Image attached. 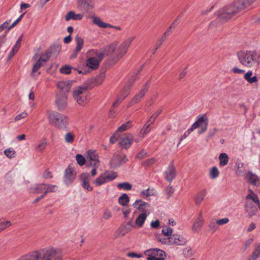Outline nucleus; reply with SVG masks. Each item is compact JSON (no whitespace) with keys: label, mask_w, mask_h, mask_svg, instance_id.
<instances>
[{"label":"nucleus","mask_w":260,"mask_h":260,"mask_svg":"<svg viewBox=\"0 0 260 260\" xmlns=\"http://www.w3.org/2000/svg\"><path fill=\"white\" fill-rule=\"evenodd\" d=\"M133 139V135L129 134L126 137L123 138L119 144L122 148H128L131 146Z\"/></svg>","instance_id":"29"},{"label":"nucleus","mask_w":260,"mask_h":260,"mask_svg":"<svg viewBox=\"0 0 260 260\" xmlns=\"http://www.w3.org/2000/svg\"><path fill=\"white\" fill-rule=\"evenodd\" d=\"M136 228L135 225L132 223L131 221L127 222L124 226L123 231L121 233L122 236L125 235L126 234L129 233L132 231L133 228Z\"/></svg>","instance_id":"39"},{"label":"nucleus","mask_w":260,"mask_h":260,"mask_svg":"<svg viewBox=\"0 0 260 260\" xmlns=\"http://www.w3.org/2000/svg\"><path fill=\"white\" fill-rule=\"evenodd\" d=\"M148 83L145 84L143 87L142 88L141 90L138 92L131 100L129 102V105L132 106L133 105L136 104V103H139L141 99L144 96L146 93L148 91Z\"/></svg>","instance_id":"19"},{"label":"nucleus","mask_w":260,"mask_h":260,"mask_svg":"<svg viewBox=\"0 0 260 260\" xmlns=\"http://www.w3.org/2000/svg\"><path fill=\"white\" fill-rule=\"evenodd\" d=\"M83 18V15L81 14H75L74 11H70L65 16V19L67 21L71 20H80Z\"/></svg>","instance_id":"30"},{"label":"nucleus","mask_w":260,"mask_h":260,"mask_svg":"<svg viewBox=\"0 0 260 260\" xmlns=\"http://www.w3.org/2000/svg\"><path fill=\"white\" fill-rule=\"evenodd\" d=\"M107 182V181L104 174L101 175L94 181V183L96 186H100Z\"/></svg>","instance_id":"41"},{"label":"nucleus","mask_w":260,"mask_h":260,"mask_svg":"<svg viewBox=\"0 0 260 260\" xmlns=\"http://www.w3.org/2000/svg\"><path fill=\"white\" fill-rule=\"evenodd\" d=\"M50 55V53L48 51H46L42 53L39 59L34 64L32 71L31 73V76L32 77H35L36 74L39 70V69L43 66L44 62H46L48 59Z\"/></svg>","instance_id":"13"},{"label":"nucleus","mask_w":260,"mask_h":260,"mask_svg":"<svg viewBox=\"0 0 260 260\" xmlns=\"http://www.w3.org/2000/svg\"><path fill=\"white\" fill-rule=\"evenodd\" d=\"M260 256V243L255 246L251 255L252 260H255Z\"/></svg>","instance_id":"44"},{"label":"nucleus","mask_w":260,"mask_h":260,"mask_svg":"<svg viewBox=\"0 0 260 260\" xmlns=\"http://www.w3.org/2000/svg\"><path fill=\"white\" fill-rule=\"evenodd\" d=\"M22 36H21L18 39V40L16 41L15 45L13 47L12 50L13 51H14L15 52H17L20 46L21 42L22 40Z\"/></svg>","instance_id":"55"},{"label":"nucleus","mask_w":260,"mask_h":260,"mask_svg":"<svg viewBox=\"0 0 260 260\" xmlns=\"http://www.w3.org/2000/svg\"><path fill=\"white\" fill-rule=\"evenodd\" d=\"M112 217V213L110 210H106L103 214V218L108 220Z\"/></svg>","instance_id":"63"},{"label":"nucleus","mask_w":260,"mask_h":260,"mask_svg":"<svg viewBox=\"0 0 260 260\" xmlns=\"http://www.w3.org/2000/svg\"><path fill=\"white\" fill-rule=\"evenodd\" d=\"M135 39V36L129 37L120 44L114 42L103 48V50L105 55H111L113 60L117 61L126 53L128 47Z\"/></svg>","instance_id":"3"},{"label":"nucleus","mask_w":260,"mask_h":260,"mask_svg":"<svg viewBox=\"0 0 260 260\" xmlns=\"http://www.w3.org/2000/svg\"><path fill=\"white\" fill-rule=\"evenodd\" d=\"M75 40L77 46H76V47L75 48V52L74 54H75V57H76L77 54L82 49L83 46L84 41L82 38H81L80 37H79L78 36H76V37L75 38Z\"/></svg>","instance_id":"31"},{"label":"nucleus","mask_w":260,"mask_h":260,"mask_svg":"<svg viewBox=\"0 0 260 260\" xmlns=\"http://www.w3.org/2000/svg\"><path fill=\"white\" fill-rule=\"evenodd\" d=\"M44 189H45V186L44 183L35 184L28 188V190L30 193H44Z\"/></svg>","instance_id":"23"},{"label":"nucleus","mask_w":260,"mask_h":260,"mask_svg":"<svg viewBox=\"0 0 260 260\" xmlns=\"http://www.w3.org/2000/svg\"><path fill=\"white\" fill-rule=\"evenodd\" d=\"M45 189H44V196L48 193L55 192L57 190L58 187L55 185L45 184Z\"/></svg>","instance_id":"34"},{"label":"nucleus","mask_w":260,"mask_h":260,"mask_svg":"<svg viewBox=\"0 0 260 260\" xmlns=\"http://www.w3.org/2000/svg\"><path fill=\"white\" fill-rule=\"evenodd\" d=\"M72 82L71 81H61L57 83V87L59 90L57 93L68 95L72 87Z\"/></svg>","instance_id":"18"},{"label":"nucleus","mask_w":260,"mask_h":260,"mask_svg":"<svg viewBox=\"0 0 260 260\" xmlns=\"http://www.w3.org/2000/svg\"><path fill=\"white\" fill-rule=\"evenodd\" d=\"M171 246H184L187 243V240L184 236L178 234L171 236Z\"/></svg>","instance_id":"16"},{"label":"nucleus","mask_w":260,"mask_h":260,"mask_svg":"<svg viewBox=\"0 0 260 260\" xmlns=\"http://www.w3.org/2000/svg\"><path fill=\"white\" fill-rule=\"evenodd\" d=\"M93 23L101 28H107L110 27L114 28L116 30H121V28L120 26L112 25L109 23H105L102 21V20L96 17H94L92 20Z\"/></svg>","instance_id":"21"},{"label":"nucleus","mask_w":260,"mask_h":260,"mask_svg":"<svg viewBox=\"0 0 260 260\" xmlns=\"http://www.w3.org/2000/svg\"><path fill=\"white\" fill-rule=\"evenodd\" d=\"M156 239L163 244L171 246V236L164 237L160 235H158L156 236Z\"/></svg>","instance_id":"36"},{"label":"nucleus","mask_w":260,"mask_h":260,"mask_svg":"<svg viewBox=\"0 0 260 260\" xmlns=\"http://www.w3.org/2000/svg\"><path fill=\"white\" fill-rule=\"evenodd\" d=\"M86 164L88 166L98 168L100 165L99 156L98 152L95 150H89L87 152L86 156Z\"/></svg>","instance_id":"12"},{"label":"nucleus","mask_w":260,"mask_h":260,"mask_svg":"<svg viewBox=\"0 0 260 260\" xmlns=\"http://www.w3.org/2000/svg\"><path fill=\"white\" fill-rule=\"evenodd\" d=\"M61 255L59 249L49 246L24 254L18 260H60Z\"/></svg>","instance_id":"1"},{"label":"nucleus","mask_w":260,"mask_h":260,"mask_svg":"<svg viewBox=\"0 0 260 260\" xmlns=\"http://www.w3.org/2000/svg\"><path fill=\"white\" fill-rule=\"evenodd\" d=\"M75 134L73 132L66 133L63 136L64 142L68 144H72L75 140Z\"/></svg>","instance_id":"32"},{"label":"nucleus","mask_w":260,"mask_h":260,"mask_svg":"<svg viewBox=\"0 0 260 260\" xmlns=\"http://www.w3.org/2000/svg\"><path fill=\"white\" fill-rule=\"evenodd\" d=\"M27 115H28V114L26 112H23L18 114V115H17L15 117L14 120L15 121H19L20 119L26 117V116H27Z\"/></svg>","instance_id":"61"},{"label":"nucleus","mask_w":260,"mask_h":260,"mask_svg":"<svg viewBox=\"0 0 260 260\" xmlns=\"http://www.w3.org/2000/svg\"><path fill=\"white\" fill-rule=\"evenodd\" d=\"M219 172L215 166L212 167L209 171V177L212 179H215L219 176Z\"/></svg>","instance_id":"40"},{"label":"nucleus","mask_w":260,"mask_h":260,"mask_svg":"<svg viewBox=\"0 0 260 260\" xmlns=\"http://www.w3.org/2000/svg\"><path fill=\"white\" fill-rule=\"evenodd\" d=\"M68 95L57 93L55 97V105L59 110H63L68 106Z\"/></svg>","instance_id":"15"},{"label":"nucleus","mask_w":260,"mask_h":260,"mask_svg":"<svg viewBox=\"0 0 260 260\" xmlns=\"http://www.w3.org/2000/svg\"><path fill=\"white\" fill-rule=\"evenodd\" d=\"M80 180L81 182L82 186L88 190L91 191L93 189V187L90 185L89 180L90 175L88 173H84L81 174L80 176Z\"/></svg>","instance_id":"22"},{"label":"nucleus","mask_w":260,"mask_h":260,"mask_svg":"<svg viewBox=\"0 0 260 260\" xmlns=\"http://www.w3.org/2000/svg\"><path fill=\"white\" fill-rule=\"evenodd\" d=\"M207 191L206 189L200 190L194 197L196 204L200 205L207 196Z\"/></svg>","instance_id":"27"},{"label":"nucleus","mask_w":260,"mask_h":260,"mask_svg":"<svg viewBox=\"0 0 260 260\" xmlns=\"http://www.w3.org/2000/svg\"><path fill=\"white\" fill-rule=\"evenodd\" d=\"M208 125V118L206 114H204L197 117V120L192 124L191 127L193 130L200 128V129L198 131V134H202L207 130Z\"/></svg>","instance_id":"10"},{"label":"nucleus","mask_w":260,"mask_h":260,"mask_svg":"<svg viewBox=\"0 0 260 260\" xmlns=\"http://www.w3.org/2000/svg\"><path fill=\"white\" fill-rule=\"evenodd\" d=\"M183 254L186 257H190L193 254V251L190 247H185L183 250Z\"/></svg>","instance_id":"46"},{"label":"nucleus","mask_w":260,"mask_h":260,"mask_svg":"<svg viewBox=\"0 0 260 260\" xmlns=\"http://www.w3.org/2000/svg\"><path fill=\"white\" fill-rule=\"evenodd\" d=\"M204 223V219L203 217L202 212L201 211L198 216L193 222L192 226V231L196 233H199L201 231Z\"/></svg>","instance_id":"20"},{"label":"nucleus","mask_w":260,"mask_h":260,"mask_svg":"<svg viewBox=\"0 0 260 260\" xmlns=\"http://www.w3.org/2000/svg\"><path fill=\"white\" fill-rule=\"evenodd\" d=\"M120 136V134L118 132H115L110 139V142L111 144H114L117 141V139Z\"/></svg>","instance_id":"56"},{"label":"nucleus","mask_w":260,"mask_h":260,"mask_svg":"<svg viewBox=\"0 0 260 260\" xmlns=\"http://www.w3.org/2000/svg\"><path fill=\"white\" fill-rule=\"evenodd\" d=\"M129 202V198L126 193L122 194L118 199V203L122 206H126Z\"/></svg>","instance_id":"35"},{"label":"nucleus","mask_w":260,"mask_h":260,"mask_svg":"<svg viewBox=\"0 0 260 260\" xmlns=\"http://www.w3.org/2000/svg\"><path fill=\"white\" fill-rule=\"evenodd\" d=\"M256 228V224L253 223L251 222L247 228V232H251L253 230H254Z\"/></svg>","instance_id":"64"},{"label":"nucleus","mask_w":260,"mask_h":260,"mask_svg":"<svg viewBox=\"0 0 260 260\" xmlns=\"http://www.w3.org/2000/svg\"><path fill=\"white\" fill-rule=\"evenodd\" d=\"M131 127V123L130 121H127L125 123L122 124L120 126H119L116 132H118L119 133V132L124 131Z\"/></svg>","instance_id":"49"},{"label":"nucleus","mask_w":260,"mask_h":260,"mask_svg":"<svg viewBox=\"0 0 260 260\" xmlns=\"http://www.w3.org/2000/svg\"><path fill=\"white\" fill-rule=\"evenodd\" d=\"M150 126L146 123L143 128L141 129L140 134L145 137L150 132Z\"/></svg>","instance_id":"52"},{"label":"nucleus","mask_w":260,"mask_h":260,"mask_svg":"<svg viewBox=\"0 0 260 260\" xmlns=\"http://www.w3.org/2000/svg\"><path fill=\"white\" fill-rule=\"evenodd\" d=\"M12 225L11 222L10 221H5L0 223V232L4 230L5 229L9 228Z\"/></svg>","instance_id":"54"},{"label":"nucleus","mask_w":260,"mask_h":260,"mask_svg":"<svg viewBox=\"0 0 260 260\" xmlns=\"http://www.w3.org/2000/svg\"><path fill=\"white\" fill-rule=\"evenodd\" d=\"M218 158L219 160V165L221 166H225L229 162V158L226 153L223 152L220 153L219 155Z\"/></svg>","instance_id":"33"},{"label":"nucleus","mask_w":260,"mask_h":260,"mask_svg":"<svg viewBox=\"0 0 260 260\" xmlns=\"http://www.w3.org/2000/svg\"><path fill=\"white\" fill-rule=\"evenodd\" d=\"M133 205L137 210L145 212L146 208L149 206V204L141 200H138L134 202Z\"/></svg>","instance_id":"28"},{"label":"nucleus","mask_w":260,"mask_h":260,"mask_svg":"<svg viewBox=\"0 0 260 260\" xmlns=\"http://www.w3.org/2000/svg\"><path fill=\"white\" fill-rule=\"evenodd\" d=\"M218 224L216 223V222L211 221L209 224V229L213 232H215L218 229Z\"/></svg>","instance_id":"57"},{"label":"nucleus","mask_w":260,"mask_h":260,"mask_svg":"<svg viewBox=\"0 0 260 260\" xmlns=\"http://www.w3.org/2000/svg\"><path fill=\"white\" fill-rule=\"evenodd\" d=\"M106 180L108 182L112 181L117 177V174L115 172H105L104 173Z\"/></svg>","instance_id":"48"},{"label":"nucleus","mask_w":260,"mask_h":260,"mask_svg":"<svg viewBox=\"0 0 260 260\" xmlns=\"http://www.w3.org/2000/svg\"><path fill=\"white\" fill-rule=\"evenodd\" d=\"M74 100L82 106H85L88 102L89 93L86 86H79L73 90Z\"/></svg>","instance_id":"6"},{"label":"nucleus","mask_w":260,"mask_h":260,"mask_svg":"<svg viewBox=\"0 0 260 260\" xmlns=\"http://www.w3.org/2000/svg\"><path fill=\"white\" fill-rule=\"evenodd\" d=\"M256 0H235L230 5L221 9L218 17L222 21H226L233 15L253 4Z\"/></svg>","instance_id":"2"},{"label":"nucleus","mask_w":260,"mask_h":260,"mask_svg":"<svg viewBox=\"0 0 260 260\" xmlns=\"http://www.w3.org/2000/svg\"><path fill=\"white\" fill-rule=\"evenodd\" d=\"M229 222V219L228 218H223L219 220H216V223L218 225H222L228 223Z\"/></svg>","instance_id":"60"},{"label":"nucleus","mask_w":260,"mask_h":260,"mask_svg":"<svg viewBox=\"0 0 260 260\" xmlns=\"http://www.w3.org/2000/svg\"><path fill=\"white\" fill-rule=\"evenodd\" d=\"M166 193L168 195V198H170L174 193V189L172 186H168L166 189Z\"/></svg>","instance_id":"62"},{"label":"nucleus","mask_w":260,"mask_h":260,"mask_svg":"<svg viewBox=\"0 0 260 260\" xmlns=\"http://www.w3.org/2000/svg\"><path fill=\"white\" fill-rule=\"evenodd\" d=\"M127 160L126 156L120 152L115 153L110 161V165L112 168H116Z\"/></svg>","instance_id":"14"},{"label":"nucleus","mask_w":260,"mask_h":260,"mask_svg":"<svg viewBox=\"0 0 260 260\" xmlns=\"http://www.w3.org/2000/svg\"><path fill=\"white\" fill-rule=\"evenodd\" d=\"M245 179L247 182L254 186H257L259 184V179L258 177L251 172H248L246 174Z\"/></svg>","instance_id":"24"},{"label":"nucleus","mask_w":260,"mask_h":260,"mask_svg":"<svg viewBox=\"0 0 260 260\" xmlns=\"http://www.w3.org/2000/svg\"><path fill=\"white\" fill-rule=\"evenodd\" d=\"M5 154L9 158H14L16 155V152L14 149L9 148L4 151Z\"/></svg>","instance_id":"47"},{"label":"nucleus","mask_w":260,"mask_h":260,"mask_svg":"<svg viewBox=\"0 0 260 260\" xmlns=\"http://www.w3.org/2000/svg\"><path fill=\"white\" fill-rule=\"evenodd\" d=\"M194 131L192 128L191 127L189 129H188L186 131L184 132L183 135L182 136V137L180 139V142H181L183 139H185L186 137L189 136V135L190 134V133Z\"/></svg>","instance_id":"59"},{"label":"nucleus","mask_w":260,"mask_h":260,"mask_svg":"<svg viewBox=\"0 0 260 260\" xmlns=\"http://www.w3.org/2000/svg\"><path fill=\"white\" fill-rule=\"evenodd\" d=\"M176 170L174 166L171 164L166 171V179L169 181H172L176 176Z\"/></svg>","instance_id":"26"},{"label":"nucleus","mask_w":260,"mask_h":260,"mask_svg":"<svg viewBox=\"0 0 260 260\" xmlns=\"http://www.w3.org/2000/svg\"><path fill=\"white\" fill-rule=\"evenodd\" d=\"M147 214L145 212L140 213L139 216L136 218L135 220V227L137 228H141L147 219Z\"/></svg>","instance_id":"25"},{"label":"nucleus","mask_w":260,"mask_h":260,"mask_svg":"<svg viewBox=\"0 0 260 260\" xmlns=\"http://www.w3.org/2000/svg\"><path fill=\"white\" fill-rule=\"evenodd\" d=\"M94 56L89 58L86 61V65L89 68L92 70H95L98 68L101 61L103 60L104 55H105L103 49L100 51H93Z\"/></svg>","instance_id":"9"},{"label":"nucleus","mask_w":260,"mask_h":260,"mask_svg":"<svg viewBox=\"0 0 260 260\" xmlns=\"http://www.w3.org/2000/svg\"><path fill=\"white\" fill-rule=\"evenodd\" d=\"M76 176V174L75 171L73 168L71 167V166L69 165L64 171L63 176L64 182L67 185H70L73 182Z\"/></svg>","instance_id":"17"},{"label":"nucleus","mask_w":260,"mask_h":260,"mask_svg":"<svg viewBox=\"0 0 260 260\" xmlns=\"http://www.w3.org/2000/svg\"><path fill=\"white\" fill-rule=\"evenodd\" d=\"M76 159L78 164L80 166H82L83 165H84L86 161L85 157L82 155L80 154L76 155Z\"/></svg>","instance_id":"51"},{"label":"nucleus","mask_w":260,"mask_h":260,"mask_svg":"<svg viewBox=\"0 0 260 260\" xmlns=\"http://www.w3.org/2000/svg\"><path fill=\"white\" fill-rule=\"evenodd\" d=\"M137 73L129 77L125 83L124 87L118 96L117 100L113 104V106H116V104L121 103L129 94V88L137 79Z\"/></svg>","instance_id":"8"},{"label":"nucleus","mask_w":260,"mask_h":260,"mask_svg":"<svg viewBox=\"0 0 260 260\" xmlns=\"http://www.w3.org/2000/svg\"><path fill=\"white\" fill-rule=\"evenodd\" d=\"M253 241V238H249L246 240L244 243L242 247V249L243 251H245L248 247L252 244Z\"/></svg>","instance_id":"53"},{"label":"nucleus","mask_w":260,"mask_h":260,"mask_svg":"<svg viewBox=\"0 0 260 260\" xmlns=\"http://www.w3.org/2000/svg\"><path fill=\"white\" fill-rule=\"evenodd\" d=\"M72 70H75V69L68 64L63 66L59 69L60 73L63 74H69L71 73Z\"/></svg>","instance_id":"42"},{"label":"nucleus","mask_w":260,"mask_h":260,"mask_svg":"<svg viewBox=\"0 0 260 260\" xmlns=\"http://www.w3.org/2000/svg\"><path fill=\"white\" fill-rule=\"evenodd\" d=\"M260 210L259 199L256 194L251 190L246 196L245 205V210L246 215L248 217H252L257 215Z\"/></svg>","instance_id":"4"},{"label":"nucleus","mask_w":260,"mask_h":260,"mask_svg":"<svg viewBox=\"0 0 260 260\" xmlns=\"http://www.w3.org/2000/svg\"><path fill=\"white\" fill-rule=\"evenodd\" d=\"M153 192L152 190H150L149 188L146 190H143L141 192V196L148 197L153 194Z\"/></svg>","instance_id":"58"},{"label":"nucleus","mask_w":260,"mask_h":260,"mask_svg":"<svg viewBox=\"0 0 260 260\" xmlns=\"http://www.w3.org/2000/svg\"><path fill=\"white\" fill-rule=\"evenodd\" d=\"M255 53L252 51L245 50L238 52L237 57L240 62L247 67H251L255 61Z\"/></svg>","instance_id":"7"},{"label":"nucleus","mask_w":260,"mask_h":260,"mask_svg":"<svg viewBox=\"0 0 260 260\" xmlns=\"http://www.w3.org/2000/svg\"><path fill=\"white\" fill-rule=\"evenodd\" d=\"M47 141L45 138L41 139L39 142V144L36 147V150L38 152H42L47 146Z\"/></svg>","instance_id":"37"},{"label":"nucleus","mask_w":260,"mask_h":260,"mask_svg":"<svg viewBox=\"0 0 260 260\" xmlns=\"http://www.w3.org/2000/svg\"><path fill=\"white\" fill-rule=\"evenodd\" d=\"M252 75V71H248L244 75V78L249 83H253L257 81V78L256 76L251 77Z\"/></svg>","instance_id":"43"},{"label":"nucleus","mask_w":260,"mask_h":260,"mask_svg":"<svg viewBox=\"0 0 260 260\" xmlns=\"http://www.w3.org/2000/svg\"><path fill=\"white\" fill-rule=\"evenodd\" d=\"M117 187L120 189L129 190L132 188V185L128 182H125L118 184Z\"/></svg>","instance_id":"45"},{"label":"nucleus","mask_w":260,"mask_h":260,"mask_svg":"<svg viewBox=\"0 0 260 260\" xmlns=\"http://www.w3.org/2000/svg\"><path fill=\"white\" fill-rule=\"evenodd\" d=\"M144 254L147 256V260H165V252L158 248H152L146 250Z\"/></svg>","instance_id":"11"},{"label":"nucleus","mask_w":260,"mask_h":260,"mask_svg":"<svg viewBox=\"0 0 260 260\" xmlns=\"http://www.w3.org/2000/svg\"><path fill=\"white\" fill-rule=\"evenodd\" d=\"M244 164L240 161H238L236 163V173L238 176H241L243 173V168Z\"/></svg>","instance_id":"38"},{"label":"nucleus","mask_w":260,"mask_h":260,"mask_svg":"<svg viewBox=\"0 0 260 260\" xmlns=\"http://www.w3.org/2000/svg\"><path fill=\"white\" fill-rule=\"evenodd\" d=\"M162 233L164 234V236H167V237H170L173 234V229L169 227V226H166L161 231Z\"/></svg>","instance_id":"50"},{"label":"nucleus","mask_w":260,"mask_h":260,"mask_svg":"<svg viewBox=\"0 0 260 260\" xmlns=\"http://www.w3.org/2000/svg\"><path fill=\"white\" fill-rule=\"evenodd\" d=\"M47 116L50 123L60 129H66L69 124L68 117L56 111H48Z\"/></svg>","instance_id":"5"}]
</instances>
